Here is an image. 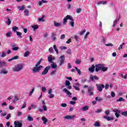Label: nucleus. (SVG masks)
Returning a JSON list of instances; mask_svg holds the SVG:
<instances>
[{"mask_svg": "<svg viewBox=\"0 0 127 127\" xmlns=\"http://www.w3.org/2000/svg\"><path fill=\"white\" fill-rule=\"evenodd\" d=\"M71 83H70V81L69 80H66L65 82V86H69L70 85Z\"/></svg>", "mask_w": 127, "mask_h": 127, "instance_id": "obj_44", "label": "nucleus"}, {"mask_svg": "<svg viewBox=\"0 0 127 127\" xmlns=\"http://www.w3.org/2000/svg\"><path fill=\"white\" fill-rule=\"evenodd\" d=\"M108 67H105V66H102V68L101 69V71L103 72H106V71H108Z\"/></svg>", "mask_w": 127, "mask_h": 127, "instance_id": "obj_30", "label": "nucleus"}, {"mask_svg": "<svg viewBox=\"0 0 127 127\" xmlns=\"http://www.w3.org/2000/svg\"><path fill=\"white\" fill-rule=\"evenodd\" d=\"M117 102H125V99H124L122 97H120L119 99H118L117 101H116Z\"/></svg>", "mask_w": 127, "mask_h": 127, "instance_id": "obj_32", "label": "nucleus"}, {"mask_svg": "<svg viewBox=\"0 0 127 127\" xmlns=\"http://www.w3.org/2000/svg\"><path fill=\"white\" fill-rule=\"evenodd\" d=\"M59 61H60V64H59L60 66H61L64 64V61H65V56H64V55L61 56L60 57Z\"/></svg>", "mask_w": 127, "mask_h": 127, "instance_id": "obj_5", "label": "nucleus"}, {"mask_svg": "<svg viewBox=\"0 0 127 127\" xmlns=\"http://www.w3.org/2000/svg\"><path fill=\"white\" fill-rule=\"evenodd\" d=\"M71 49H69L66 51V53H67V54H68V55H71V54H72V53L71 52Z\"/></svg>", "mask_w": 127, "mask_h": 127, "instance_id": "obj_48", "label": "nucleus"}, {"mask_svg": "<svg viewBox=\"0 0 127 127\" xmlns=\"http://www.w3.org/2000/svg\"><path fill=\"white\" fill-rule=\"evenodd\" d=\"M103 118L104 119H105V120H107V121H113V120H114V118L111 117L110 116H104Z\"/></svg>", "mask_w": 127, "mask_h": 127, "instance_id": "obj_11", "label": "nucleus"}, {"mask_svg": "<svg viewBox=\"0 0 127 127\" xmlns=\"http://www.w3.org/2000/svg\"><path fill=\"white\" fill-rule=\"evenodd\" d=\"M82 9L81 8H78L76 9L75 12H76V13H80Z\"/></svg>", "mask_w": 127, "mask_h": 127, "instance_id": "obj_39", "label": "nucleus"}, {"mask_svg": "<svg viewBox=\"0 0 127 127\" xmlns=\"http://www.w3.org/2000/svg\"><path fill=\"white\" fill-rule=\"evenodd\" d=\"M48 60L50 63H53V60H55V57L52 56V55H50L48 57Z\"/></svg>", "mask_w": 127, "mask_h": 127, "instance_id": "obj_9", "label": "nucleus"}, {"mask_svg": "<svg viewBox=\"0 0 127 127\" xmlns=\"http://www.w3.org/2000/svg\"><path fill=\"white\" fill-rule=\"evenodd\" d=\"M94 90V87L90 86L88 87V91H93Z\"/></svg>", "mask_w": 127, "mask_h": 127, "instance_id": "obj_49", "label": "nucleus"}, {"mask_svg": "<svg viewBox=\"0 0 127 127\" xmlns=\"http://www.w3.org/2000/svg\"><path fill=\"white\" fill-rule=\"evenodd\" d=\"M94 127H101L100 123L98 122H96L94 123Z\"/></svg>", "mask_w": 127, "mask_h": 127, "instance_id": "obj_40", "label": "nucleus"}, {"mask_svg": "<svg viewBox=\"0 0 127 127\" xmlns=\"http://www.w3.org/2000/svg\"><path fill=\"white\" fill-rule=\"evenodd\" d=\"M53 48L55 51L56 52L57 54H59V52H58V49H57V47L56 46V45H54Z\"/></svg>", "mask_w": 127, "mask_h": 127, "instance_id": "obj_24", "label": "nucleus"}, {"mask_svg": "<svg viewBox=\"0 0 127 127\" xmlns=\"http://www.w3.org/2000/svg\"><path fill=\"white\" fill-rule=\"evenodd\" d=\"M54 97H55L54 94H52V93L50 94V95L49 96V98L50 99H52L54 98Z\"/></svg>", "mask_w": 127, "mask_h": 127, "instance_id": "obj_45", "label": "nucleus"}, {"mask_svg": "<svg viewBox=\"0 0 127 127\" xmlns=\"http://www.w3.org/2000/svg\"><path fill=\"white\" fill-rule=\"evenodd\" d=\"M74 68L75 70L77 71L78 74H79V75H81V70L79 69L78 67H77L76 66L74 67Z\"/></svg>", "mask_w": 127, "mask_h": 127, "instance_id": "obj_35", "label": "nucleus"}, {"mask_svg": "<svg viewBox=\"0 0 127 127\" xmlns=\"http://www.w3.org/2000/svg\"><path fill=\"white\" fill-rule=\"evenodd\" d=\"M120 17H119V19H116L115 21H114L113 25V26L114 27H115L116 26V25H117V23L118 21H120Z\"/></svg>", "mask_w": 127, "mask_h": 127, "instance_id": "obj_22", "label": "nucleus"}, {"mask_svg": "<svg viewBox=\"0 0 127 127\" xmlns=\"http://www.w3.org/2000/svg\"><path fill=\"white\" fill-rule=\"evenodd\" d=\"M74 38L76 40V41H79V37L78 36L75 35Z\"/></svg>", "mask_w": 127, "mask_h": 127, "instance_id": "obj_52", "label": "nucleus"}, {"mask_svg": "<svg viewBox=\"0 0 127 127\" xmlns=\"http://www.w3.org/2000/svg\"><path fill=\"white\" fill-rule=\"evenodd\" d=\"M42 61V59H41L37 64H36L35 67H33L32 69V71L34 73H38L40 70H41V68H43L42 65H40V63H41V61Z\"/></svg>", "mask_w": 127, "mask_h": 127, "instance_id": "obj_1", "label": "nucleus"}, {"mask_svg": "<svg viewBox=\"0 0 127 127\" xmlns=\"http://www.w3.org/2000/svg\"><path fill=\"white\" fill-rule=\"evenodd\" d=\"M2 65L3 66H5V65H6V63H5V62H2L1 63L0 60V68H1V67H2Z\"/></svg>", "mask_w": 127, "mask_h": 127, "instance_id": "obj_29", "label": "nucleus"}, {"mask_svg": "<svg viewBox=\"0 0 127 127\" xmlns=\"http://www.w3.org/2000/svg\"><path fill=\"white\" fill-rule=\"evenodd\" d=\"M55 74H56V71L53 70L51 72L50 75H51L52 76H53V75H55Z\"/></svg>", "mask_w": 127, "mask_h": 127, "instance_id": "obj_56", "label": "nucleus"}, {"mask_svg": "<svg viewBox=\"0 0 127 127\" xmlns=\"http://www.w3.org/2000/svg\"><path fill=\"white\" fill-rule=\"evenodd\" d=\"M24 13H25V15L28 16L29 14V11L28 9H25L24 11Z\"/></svg>", "mask_w": 127, "mask_h": 127, "instance_id": "obj_36", "label": "nucleus"}, {"mask_svg": "<svg viewBox=\"0 0 127 127\" xmlns=\"http://www.w3.org/2000/svg\"><path fill=\"white\" fill-rule=\"evenodd\" d=\"M68 17H69V15H66V17H64V18L63 21V23H66V22H67V20H68Z\"/></svg>", "mask_w": 127, "mask_h": 127, "instance_id": "obj_23", "label": "nucleus"}, {"mask_svg": "<svg viewBox=\"0 0 127 127\" xmlns=\"http://www.w3.org/2000/svg\"><path fill=\"white\" fill-rule=\"evenodd\" d=\"M32 28H33V31H35V30H36V29H38V26H37L36 25H32Z\"/></svg>", "mask_w": 127, "mask_h": 127, "instance_id": "obj_31", "label": "nucleus"}, {"mask_svg": "<svg viewBox=\"0 0 127 127\" xmlns=\"http://www.w3.org/2000/svg\"><path fill=\"white\" fill-rule=\"evenodd\" d=\"M61 107L63 108H66V107H67V104L66 103H63L61 104Z\"/></svg>", "mask_w": 127, "mask_h": 127, "instance_id": "obj_58", "label": "nucleus"}, {"mask_svg": "<svg viewBox=\"0 0 127 127\" xmlns=\"http://www.w3.org/2000/svg\"><path fill=\"white\" fill-rule=\"evenodd\" d=\"M11 34H12L11 32H9L7 33L6 34V36L7 37H11Z\"/></svg>", "mask_w": 127, "mask_h": 127, "instance_id": "obj_43", "label": "nucleus"}, {"mask_svg": "<svg viewBox=\"0 0 127 127\" xmlns=\"http://www.w3.org/2000/svg\"><path fill=\"white\" fill-rule=\"evenodd\" d=\"M110 110H107V111H105V115L106 116H109V115H110Z\"/></svg>", "mask_w": 127, "mask_h": 127, "instance_id": "obj_50", "label": "nucleus"}, {"mask_svg": "<svg viewBox=\"0 0 127 127\" xmlns=\"http://www.w3.org/2000/svg\"><path fill=\"white\" fill-rule=\"evenodd\" d=\"M82 111H83V112H86V111H88V110H89V106H85L84 107H83L82 109H81Z\"/></svg>", "mask_w": 127, "mask_h": 127, "instance_id": "obj_21", "label": "nucleus"}, {"mask_svg": "<svg viewBox=\"0 0 127 127\" xmlns=\"http://www.w3.org/2000/svg\"><path fill=\"white\" fill-rule=\"evenodd\" d=\"M103 66H105L104 64H98L95 65L96 72H98V71H101L102 70Z\"/></svg>", "mask_w": 127, "mask_h": 127, "instance_id": "obj_3", "label": "nucleus"}, {"mask_svg": "<svg viewBox=\"0 0 127 127\" xmlns=\"http://www.w3.org/2000/svg\"><path fill=\"white\" fill-rule=\"evenodd\" d=\"M49 51L50 52V53H53V48H50L49 49Z\"/></svg>", "mask_w": 127, "mask_h": 127, "instance_id": "obj_63", "label": "nucleus"}, {"mask_svg": "<svg viewBox=\"0 0 127 127\" xmlns=\"http://www.w3.org/2000/svg\"><path fill=\"white\" fill-rule=\"evenodd\" d=\"M18 100H19V99H18V97H17V96L15 95L14 97V99H13L12 100V102L13 104H15V102H17V101H18Z\"/></svg>", "mask_w": 127, "mask_h": 127, "instance_id": "obj_17", "label": "nucleus"}, {"mask_svg": "<svg viewBox=\"0 0 127 127\" xmlns=\"http://www.w3.org/2000/svg\"><path fill=\"white\" fill-rule=\"evenodd\" d=\"M65 34H63L61 36V39H65Z\"/></svg>", "mask_w": 127, "mask_h": 127, "instance_id": "obj_64", "label": "nucleus"}, {"mask_svg": "<svg viewBox=\"0 0 127 127\" xmlns=\"http://www.w3.org/2000/svg\"><path fill=\"white\" fill-rule=\"evenodd\" d=\"M94 80H99V77H98L97 75L90 76V80L91 81H94Z\"/></svg>", "mask_w": 127, "mask_h": 127, "instance_id": "obj_14", "label": "nucleus"}, {"mask_svg": "<svg viewBox=\"0 0 127 127\" xmlns=\"http://www.w3.org/2000/svg\"><path fill=\"white\" fill-rule=\"evenodd\" d=\"M6 56V52H2V55H1V57L2 58H4Z\"/></svg>", "mask_w": 127, "mask_h": 127, "instance_id": "obj_37", "label": "nucleus"}, {"mask_svg": "<svg viewBox=\"0 0 127 127\" xmlns=\"http://www.w3.org/2000/svg\"><path fill=\"white\" fill-rule=\"evenodd\" d=\"M75 116H70V115H68V116H66L64 117V119L65 120H72V119H74Z\"/></svg>", "mask_w": 127, "mask_h": 127, "instance_id": "obj_13", "label": "nucleus"}, {"mask_svg": "<svg viewBox=\"0 0 127 127\" xmlns=\"http://www.w3.org/2000/svg\"><path fill=\"white\" fill-rule=\"evenodd\" d=\"M16 59H18V56H16L11 59H10L8 60V62H11V61H12V60H16Z\"/></svg>", "mask_w": 127, "mask_h": 127, "instance_id": "obj_20", "label": "nucleus"}, {"mask_svg": "<svg viewBox=\"0 0 127 127\" xmlns=\"http://www.w3.org/2000/svg\"><path fill=\"white\" fill-rule=\"evenodd\" d=\"M96 86L97 88V90H98L99 92H102V91H103V89L105 88V85L104 84H96Z\"/></svg>", "mask_w": 127, "mask_h": 127, "instance_id": "obj_4", "label": "nucleus"}, {"mask_svg": "<svg viewBox=\"0 0 127 127\" xmlns=\"http://www.w3.org/2000/svg\"><path fill=\"white\" fill-rule=\"evenodd\" d=\"M16 34L17 35V36H19V37L20 38H22V33L18 32V31H16Z\"/></svg>", "mask_w": 127, "mask_h": 127, "instance_id": "obj_26", "label": "nucleus"}, {"mask_svg": "<svg viewBox=\"0 0 127 127\" xmlns=\"http://www.w3.org/2000/svg\"><path fill=\"white\" fill-rule=\"evenodd\" d=\"M42 121H43L44 125H46V123H48V120L45 117H42Z\"/></svg>", "mask_w": 127, "mask_h": 127, "instance_id": "obj_15", "label": "nucleus"}, {"mask_svg": "<svg viewBox=\"0 0 127 127\" xmlns=\"http://www.w3.org/2000/svg\"><path fill=\"white\" fill-rule=\"evenodd\" d=\"M113 112L115 113V114H120V113H121V111L119 109H113Z\"/></svg>", "mask_w": 127, "mask_h": 127, "instance_id": "obj_33", "label": "nucleus"}, {"mask_svg": "<svg viewBox=\"0 0 127 127\" xmlns=\"http://www.w3.org/2000/svg\"><path fill=\"white\" fill-rule=\"evenodd\" d=\"M52 41H56V40H57V38H56V34L54 33L53 34L52 36Z\"/></svg>", "mask_w": 127, "mask_h": 127, "instance_id": "obj_19", "label": "nucleus"}, {"mask_svg": "<svg viewBox=\"0 0 127 127\" xmlns=\"http://www.w3.org/2000/svg\"><path fill=\"white\" fill-rule=\"evenodd\" d=\"M29 55V51L26 52L24 54V57H28Z\"/></svg>", "mask_w": 127, "mask_h": 127, "instance_id": "obj_41", "label": "nucleus"}, {"mask_svg": "<svg viewBox=\"0 0 127 127\" xmlns=\"http://www.w3.org/2000/svg\"><path fill=\"white\" fill-rule=\"evenodd\" d=\"M14 127H22V124L19 121H14Z\"/></svg>", "mask_w": 127, "mask_h": 127, "instance_id": "obj_8", "label": "nucleus"}, {"mask_svg": "<svg viewBox=\"0 0 127 127\" xmlns=\"http://www.w3.org/2000/svg\"><path fill=\"white\" fill-rule=\"evenodd\" d=\"M52 64H51L52 68H53V69H56V68H57V64L55 63H52Z\"/></svg>", "mask_w": 127, "mask_h": 127, "instance_id": "obj_25", "label": "nucleus"}, {"mask_svg": "<svg viewBox=\"0 0 127 127\" xmlns=\"http://www.w3.org/2000/svg\"><path fill=\"white\" fill-rule=\"evenodd\" d=\"M43 110L45 111H47V107L45 105H43Z\"/></svg>", "mask_w": 127, "mask_h": 127, "instance_id": "obj_57", "label": "nucleus"}, {"mask_svg": "<svg viewBox=\"0 0 127 127\" xmlns=\"http://www.w3.org/2000/svg\"><path fill=\"white\" fill-rule=\"evenodd\" d=\"M13 31H16V30H17V29H18V28L16 26H14V27H13L12 28Z\"/></svg>", "mask_w": 127, "mask_h": 127, "instance_id": "obj_47", "label": "nucleus"}, {"mask_svg": "<svg viewBox=\"0 0 127 127\" xmlns=\"http://www.w3.org/2000/svg\"><path fill=\"white\" fill-rule=\"evenodd\" d=\"M68 19H69V20H70L71 22L74 21V19H72V16H71V15H68Z\"/></svg>", "mask_w": 127, "mask_h": 127, "instance_id": "obj_51", "label": "nucleus"}, {"mask_svg": "<svg viewBox=\"0 0 127 127\" xmlns=\"http://www.w3.org/2000/svg\"><path fill=\"white\" fill-rule=\"evenodd\" d=\"M96 101H98V102H101V101H103V98H99L98 97H96L95 98Z\"/></svg>", "mask_w": 127, "mask_h": 127, "instance_id": "obj_42", "label": "nucleus"}, {"mask_svg": "<svg viewBox=\"0 0 127 127\" xmlns=\"http://www.w3.org/2000/svg\"><path fill=\"white\" fill-rule=\"evenodd\" d=\"M122 116H124V117H127V111L122 112L121 113Z\"/></svg>", "mask_w": 127, "mask_h": 127, "instance_id": "obj_38", "label": "nucleus"}, {"mask_svg": "<svg viewBox=\"0 0 127 127\" xmlns=\"http://www.w3.org/2000/svg\"><path fill=\"white\" fill-rule=\"evenodd\" d=\"M7 21L6 22V23L7 24V25H10L11 24V21H10V19L9 18H7Z\"/></svg>", "mask_w": 127, "mask_h": 127, "instance_id": "obj_27", "label": "nucleus"}, {"mask_svg": "<svg viewBox=\"0 0 127 127\" xmlns=\"http://www.w3.org/2000/svg\"><path fill=\"white\" fill-rule=\"evenodd\" d=\"M17 8L19 9V10H24L25 9V6L24 5L22 6H18Z\"/></svg>", "mask_w": 127, "mask_h": 127, "instance_id": "obj_18", "label": "nucleus"}, {"mask_svg": "<svg viewBox=\"0 0 127 127\" xmlns=\"http://www.w3.org/2000/svg\"><path fill=\"white\" fill-rule=\"evenodd\" d=\"M8 73V71L5 69H3L0 70V74L5 75Z\"/></svg>", "mask_w": 127, "mask_h": 127, "instance_id": "obj_10", "label": "nucleus"}, {"mask_svg": "<svg viewBox=\"0 0 127 127\" xmlns=\"http://www.w3.org/2000/svg\"><path fill=\"white\" fill-rule=\"evenodd\" d=\"M22 69H23V65L17 64L13 68L12 70L13 72H19V71H21Z\"/></svg>", "mask_w": 127, "mask_h": 127, "instance_id": "obj_2", "label": "nucleus"}, {"mask_svg": "<svg viewBox=\"0 0 127 127\" xmlns=\"http://www.w3.org/2000/svg\"><path fill=\"white\" fill-rule=\"evenodd\" d=\"M33 92H34V88H33L30 92L29 93V96H31V95L33 94Z\"/></svg>", "mask_w": 127, "mask_h": 127, "instance_id": "obj_61", "label": "nucleus"}, {"mask_svg": "<svg viewBox=\"0 0 127 127\" xmlns=\"http://www.w3.org/2000/svg\"><path fill=\"white\" fill-rule=\"evenodd\" d=\"M109 87H110V85L109 84H106L105 86H104V88L106 90H108V89H109Z\"/></svg>", "mask_w": 127, "mask_h": 127, "instance_id": "obj_53", "label": "nucleus"}, {"mask_svg": "<svg viewBox=\"0 0 127 127\" xmlns=\"http://www.w3.org/2000/svg\"><path fill=\"white\" fill-rule=\"evenodd\" d=\"M111 97H112V98H115V97H116V94L115 93V92H112L111 94Z\"/></svg>", "mask_w": 127, "mask_h": 127, "instance_id": "obj_54", "label": "nucleus"}, {"mask_svg": "<svg viewBox=\"0 0 127 127\" xmlns=\"http://www.w3.org/2000/svg\"><path fill=\"white\" fill-rule=\"evenodd\" d=\"M74 89H75V90H76V91H80V88H79V87L76 85H73V86Z\"/></svg>", "mask_w": 127, "mask_h": 127, "instance_id": "obj_46", "label": "nucleus"}, {"mask_svg": "<svg viewBox=\"0 0 127 127\" xmlns=\"http://www.w3.org/2000/svg\"><path fill=\"white\" fill-rule=\"evenodd\" d=\"M54 25L55 27H60V26H62V24H61V23L54 22Z\"/></svg>", "mask_w": 127, "mask_h": 127, "instance_id": "obj_12", "label": "nucleus"}, {"mask_svg": "<svg viewBox=\"0 0 127 127\" xmlns=\"http://www.w3.org/2000/svg\"><path fill=\"white\" fill-rule=\"evenodd\" d=\"M26 107V102H25L23 105V106H22V107L21 108V109H24L25 107Z\"/></svg>", "mask_w": 127, "mask_h": 127, "instance_id": "obj_60", "label": "nucleus"}, {"mask_svg": "<svg viewBox=\"0 0 127 127\" xmlns=\"http://www.w3.org/2000/svg\"><path fill=\"white\" fill-rule=\"evenodd\" d=\"M75 64H81V61H80L79 60H76V61H75Z\"/></svg>", "mask_w": 127, "mask_h": 127, "instance_id": "obj_59", "label": "nucleus"}, {"mask_svg": "<svg viewBox=\"0 0 127 127\" xmlns=\"http://www.w3.org/2000/svg\"><path fill=\"white\" fill-rule=\"evenodd\" d=\"M63 92H64V93H66L68 97H69V98H72V97H71L72 93L70 92V91H69V90H68L67 88H64L63 90Z\"/></svg>", "mask_w": 127, "mask_h": 127, "instance_id": "obj_7", "label": "nucleus"}, {"mask_svg": "<svg viewBox=\"0 0 127 127\" xmlns=\"http://www.w3.org/2000/svg\"><path fill=\"white\" fill-rule=\"evenodd\" d=\"M50 70V66H46L42 72V75H46L48 73V71Z\"/></svg>", "mask_w": 127, "mask_h": 127, "instance_id": "obj_6", "label": "nucleus"}, {"mask_svg": "<svg viewBox=\"0 0 127 127\" xmlns=\"http://www.w3.org/2000/svg\"><path fill=\"white\" fill-rule=\"evenodd\" d=\"M87 81V78H83L81 80V83H85Z\"/></svg>", "mask_w": 127, "mask_h": 127, "instance_id": "obj_62", "label": "nucleus"}, {"mask_svg": "<svg viewBox=\"0 0 127 127\" xmlns=\"http://www.w3.org/2000/svg\"><path fill=\"white\" fill-rule=\"evenodd\" d=\"M89 72L93 73L95 71V65L93 64L91 67L89 68Z\"/></svg>", "mask_w": 127, "mask_h": 127, "instance_id": "obj_16", "label": "nucleus"}, {"mask_svg": "<svg viewBox=\"0 0 127 127\" xmlns=\"http://www.w3.org/2000/svg\"><path fill=\"white\" fill-rule=\"evenodd\" d=\"M27 117H28V121H29V122H32V121H33V118L31 117L30 116L27 115Z\"/></svg>", "mask_w": 127, "mask_h": 127, "instance_id": "obj_34", "label": "nucleus"}, {"mask_svg": "<svg viewBox=\"0 0 127 127\" xmlns=\"http://www.w3.org/2000/svg\"><path fill=\"white\" fill-rule=\"evenodd\" d=\"M107 3V1H100L98 2L97 4H106Z\"/></svg>", "mask_w": 127, "mask_h": 127, "instance_id": "obj_28", "label": "nucleus"}, {"mask_svg": "<svg viewBox=\"0 0 127 127\" xmlns=\"http://www.w3.org/2000/svg\"><path fill=\"white\" fill-rule=\"evenodd\" d=\"M85 32H86V30H83L81 31H80V32L79 33L80 35H83V33H85Z\"/></svg>", "mask_w": 127, "mask_h": 127, "instance_id": "obj_55", "label": "nucleus"}]
</instances>
